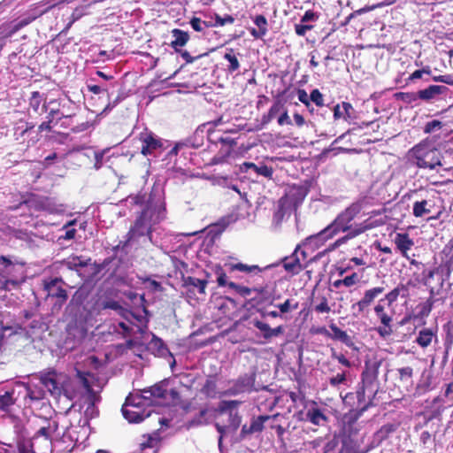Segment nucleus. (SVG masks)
Wrapping results in <instances>:
<instances>
[{
    "label": "nucleus",
    "mask_w": 453,
    "mask_h": 453,
    "mask_svg": "<svg viewBox=\"0 0 453 453\" xmlns=\"http://www.w3.org/2000/svg\"><path fill=\"white\" fill-rule=\"evenodd\" d=\"M441 126L442 125H441V121L434 119V120L429 121L426 124V126L424 127V131L426 134H430L436 130L441 129Z\"/></svg>",
    "instance_id": "680f3d73"
},
{
    "label": "nucleus",
    "mask_w": 453,
    "mask_h": 453,
    "mask_svg": "<svg viewBox=\"0 0 453 453\" xmlns=\"http://www.w3.org/2000/svg\"><path fill=\"white\" fill-rule=\"evenodd\" d=\"M150 348L152 349H156L158 355H164L165 352L167 350V348L165 347L163 341L160 338L157 337L155 334H152V339L150 342Z\"/></svg>",
    "instance_id": "8fccbe9b"
},
{
    "label": "nucleus",
    "mask_w": 453,
    "mask_h": 453,
    "mask_svg": "<svg viewBox=\"0 0 453 453\" xmlns=\"http://www.w3.org/2000/svg\"><path fill=\"white\" fill-rule=\"evenodd\" d=\"M396 100L411 104L419 99L418 92H398L395 95Z\"/></svg>",
    "instance_id": "09e8293b"
},
{
    "label": "nucleus",
    "mask_w": 453,
    "mask_h": 453,
    "mask_svg": "<svg viewBox=\"0 0 453 453\" xmlns=\"http://www.w3.org/2000/svg\"><path fill=\"white\" fill-rule=\"evenodd\" d=\"M318 19H319V15L317 13H315L311 10H308L304 12L303 17L301 18V22L307 23L310 21H316Z\"/></svg>",
    "instance_id": "774afa93"
},
{
    "label": "nucleus",
    "mask_w": 453,
    "mask_h": 453,
    "mask_svg": "<svg viewBox=\"0 0 453 453\" xmlns=\"http://www.w3.org/2000/svg\"><path fill=\"white\" fill-rule=\"evenodd\" d=\"M29 207L35 211H46L51 214L63 213L65 209L62 204H58L53 198L32 196L27 201Z\"/></svg>",
    "instance_id": "2eb2a0df"
},
{
    "label": "nucleus",
    "mask_w": 453,
    "mask_h": 453,
    "mask_svg": "<svg viewBox=\"0 0 453 453\" xmlns=\"http://www.w3.org/2000/svg\"><path fill=\"white\" fill-rule=\"evenodd\" d=\"M308 194L307 188L303 186H293L289 188L286 195V203L288 204L297 207L303 203Z\"/></svg>",
    "instance_id": "c85d7f7f"
},
{
    "label": "nucleus",
    "mask_w": 453,
    "mask_h": 453,
    "mask_svg": "<svg viewBox=\"0 0 453 453\" xmlns=\"http://www.w3.org/2000/svg\"><path fill=\"white\" fill-rule=\"evenodd\" d=\"M60 419H42L36 433L27 442H19V453H51L52 448L58 444H66L60 450L71 452L78 437L73 434V423L71 426H61Z\"/></svg>",
    "instance_id": "f03ea898"
},
{
    "label": "nucleus",
    "mask_w": 453,
    "mask_h": 453,
    "mask_svg": "<svg viewBox=\"0 0 453 453\" xmlns=\"http://www.w3.org/2000/svg\"><path fill=\"white\" fill-rule=\"evenodd\" d=\"M435 336L434 333L430 328H424L418 332V335L416 339V342L422 348L428 347L434 337Z\"/></svg>",
    "instance_id": "37998d69"
},
{
    "label": "nucleus",
    "mask_w": 453,
    "mask_h": 453,
    "mask_svg": "<svg viewBox=\"0 0 453 453\" xmlns=\"http://www.w3.org/2000/svg\"><path fill=\"white\" fill-rule=\"evenodd\" d=\"M381 360L377 358L369 359L365 363V370L362 372V381L364 385L374 386V382L378 378L379 369Z\"/></svg>",
    "instance_id": "5701e85b"
},
{
    "label": "nucleus",
    "mask_w": 453,
    "mask_h": 453,
    "mask_svg": "<svg viewBox=\"0 0 453 453\" xmlns=\"http://www.w3.org/2000/svg\"><path fill=\"white\" fill-rule=\"evenodd\" d=\"M453 265L450 263L441 265L426 274L424 272V284L429 288L432 295H439L448 282Z\"/></svg>",
    "instance_id": "1a4fd4ad"
},
{
    "label": "nucleus",
    "mask_w": 453,
    "mask_h": 453,
    "mask_svg": "<svg viewBox=\"0 0 453 453\" xmlns=\"http://www.w3.org/2000/svg\"><path fill=\"white\" fill-rule=\"evenodd\" d=\"M448 88L441 85H430L425 89L418 91L419 99L423 101H430L435 99L438 96L445 94Z\"/></svg>",
    "instance_id": "7c9ffc66"
},
{
    "label": "nucleus",
    "mask_w": 453,
    "mask_h": 453,
    "mask_svg": "<svg viewBox=\"0 0 453 453\" xmlns=\"http://www.w3.org/2000/svg\"><path fill=\"white\" fill-rule=\"evenodd\" d=\"M254 384V379L251 375L244 374L240 376L237 380L232 382L225 392L224 395L234 396L251 390Z\"/></svg>",
    "instance_id": "6ab92c4d"
},
{
    "label": "nucleus",
    "mask_w": 453,
    "mask_h": 453,
    "mask_svg": "<svg viewBox=\"0 0 453 453\" xmlns=\"http://www.w3.org/2000/svg\"><path fill=\"white\" fill-rule=\"evenodd\" d=\"M211 180H212V183L215 185L227 187V188H230L233 190L236 191L237 193H240L236 185L229 184V179L227 176H214V177H212Z\"/></svg>",
    "instance_id": "5fc2aeb1"
},
{
    "label": "nucleus",
    "mask_w": 453,
    "mask_h": 453,
    "mask_svg": "<svg viewBox=\"0 0 453 453\" xmlns=\"http://www.w3.org/2000/svg\"><path fill=\"white\" fill-rule=\"evenodd\" d=\"M41 101V94L38 91H34L30 98L29 105L35 111H37L40 107Z\"/></svg>",
    "instance_id": "052dcab7"
},
{
    "label": "nucleus",
    "mask_w": 453,
    "mask_h": 453,
    "mask_svg": "<svg viewBox=\"0 0 453 453\" xmlns=\"http://www.w3.org/2000/svg\"><path fill=\"white\" fill-rule=\"evenodd\" d=\"M148 406L139 394L129 395L122 407V414L129 423H139L150 417L151 410L143 408Z\"/></svg>",
    "instance_id": "6e6552de"
},
{
    "label": "nucleus",
    "mask_w": 453,
    "mask_h": 453,
    "mask_svg": "<svg viewBox=\"0 0 453 453\" xmlns=\"http://www.w3.org/2000/svg\"><path fill=\"white\" fill-rule=\"evenodd\" d=\"M208 285L207 279H198L193 276L183 278V288L188 297L192 298L196 294L205 295V288Z\"/></svg>",
    "instance_id": "aec40b11"
},
{
    "label": "nucleus",
    "mask_w": 453,
    "mask_h": 453,
    "mask_svg": "<svg viewBox=\"0 0 453 453\" xmlns=\"http://www.w3.org/2000/svg\"><path fill=\"white\" fill-rule=\"evenodd\" d=\"M380 300L375 306H374V312L377 316V318L380 319L381 326L377 327L376 331L380 334V336L385 338L392 334L393 329H392V321L393 318L391 315H388L386 311L384 305L381 303Z\"/></svg>",
    "instance_id": "dca6fc26"
},
{
    "label": "nucleus",
    "mask_w": 453,
    "mask_h": 453,
    "mask_svg": "<svg viewBox=\"0 0 453 453\" xmlns=\"http://www.w3.org/2000/svg\"><path fill=\"white\" fill-rule=\"evenodd\" d=\"M126 202L128 204L144 205V207L127 232V240L120 242L118 247L120 244L123 248L132 246L142 236H147L152 244L158 246L153 237L152 228L166 217L163 190L158 187L153 188L148 197L146 194L138 193L127 196Z\"/></svg>",
    "instance_id": "f257e3e1"
},
{
    "label": "nucleus",
    "mask_w": 453,
    "mask_h": 453,
    "mask_svg": "<svg viewBox=\"0 0 453 453\" xmlns=\"http://www.w3.org/2000/svg\"><path fill=\"white\" fill-rule=\"evenodd\" d=\"M167 384V380H162L149 388L143 389L139 396L142 397L148 406L161 404L162 401L169 398Z\"/></svg>",
    "instance_id": "f8f14e48"
},
{
    "label": "nucleus",
    "mask_w": 453,
    "mask_h": 453,
    "mask_svg": "<svg viewBox=\"0 0 453 453\" xmlns=\"http://www.w3.org/2000/svg\"><path fill=\"white\" fill-rule=\"evenodd\" d=\"M372 225L368 223L367 220H365L362 223L356 224L354 228H351V231L348 232V234L339 239H337L334 243L331 244L329 250H335L341 245L346 243L349 240L355 238L356 236L365 233L366 230L371 229Z\"/></svg>",
    "instance_id": "393cba45"
},
{
    "label": "nucleus",
    "mask_w": 453,
    "mask_h": 453,
    "mask_svg": "<svg viewBox=\"0 0 453 453\" xmlns=\"http://www.w3.org/2000/svg\"><path fill=\"white\" fill-rule=\"evenodd\" d=\"M192 28L196 32H202L205 27H208L205 21L201 20L199 18L193 17L190 20Z\"/></svg>",
    "instance_id": "bf43d9fd"
},
{
    "label": "nucleus",
    "mask_w": 453,
    "mask_h": 453,
    "mask_svg": "<svg viewBox=\"0 0 453 453\" xmlns=\"http://www.w3.org/2000/svg\"><path fill=\"white\" fill-rule=\"evenodd\" d=\"M253 325L256 328H257L263 334V337L265 340L271 339L272 327L267 323L263 322L258 319H255V320H253Z\"/></svg>",
    "instance_id": "3c124183"
},
{
    "label": "nucleus",
    "mask_w": 453,
    "mask_h": 453,
    "mask_svg": "<svg viewBox=\"0 0 453 453\" xmlns=\"http://www.w3.org/2000/svg\"><path fill=\"white\" fill-rule=\"evenodd\" d=\"M334 236H335V234L331 230V228L327 226L326 227L322 229L318 234H312V235L307 237L303 241L302 245L313 250L319 249L325 242H326L330 239H333Z\"/></svg>",
    "instance_id": "4be33fe9"
},
{
    "label": "nucleus",
    "mask_w": 453,
    "mask_h": 453,
    "mask_svg": "<svg viewBox=\"0 0 453 453\" xmlns=\"http://www.w3.org/2000/svg\"><path fill=\"white\" fill-rule=\"evenodd\" d=\"M17 386L16 395H19L22 407L34 409L41 403L44 404L46 392L39 382L17 381Z\"/></svg>",
    "instance_id": "423d86ee"
},
{
    "label": "nucleus",
    "mask_w": 453,
    "mask_h": 453,
    "mask_svg": "<svg viewBox=\"0 0 453 453\" xmlns=\"http://www.w3.org/2000/svg\"><path fill=\"white\" fill-rule=\"evenodd\" d=\"M284 110V104L280 100L275 101L273 105L270 107L268 112L264 114L261 119V127L263 128L266 125H268L277 115L280 114Z\"/></svg>",
    "instance_id": "c9c22d12"
},
{
    "label": "nucleus",
    "mask_w": 453,
    "mask_h": 453,
    "mask_svg": "<svg viewBox=\"0 0 453 453\" xmlns=\"http://www.w3.org/2000/svg\"><path fill=\"white\" fill-rule=\"evenodd\" d=\"M253 21L258 29L261 30V34H267V19L264 15H257Z\"/></svg>",
    "instance_id": "4d7b16f0"
},
{
    "label": "nucleus",
    "mask_w": 453,
    "mask_h": 453,
    "mask_svg": "<svg viewBox=\"0 0 453 453\" xmlns=\"http://www.w3.org/2000/svg\"><path fill=\"white\" fill-rule=\"evenodd\" d=\"M33 21L31 19L27 16V14L25 12L24 15L18 20H14L10 23L9 25V35H12L15 33H17L19 30L22 29L23 27H27Z\"/></svg>",
    "instance_id": "a18cd8bd"
},
{
    "label": "nucleus",
    "mask_w": 453,
    "mask_h": 453,
    "mask_svg": "<svg viewBox=\"0 0 453 453\" xmlns=\"http://www.w3.org/2000/svg\"><path fill=\"white\" fill-rule=\"evenodd\" d=\"M362 204L360 203H353L344 211H342L334 221L328 225L335 235L341 232H349L354 228L356 224H351L352 220L360 213Z\"/></svg>",
    "instance_id": "9d476101"
},
{
    "label": "nucleus",
    "mask_w": 453,
    "mask_h": 453,
    "mask_svg": "<svg viewBox=\"0 0 453 453\" xmlns=\"http://www.w3.org/2000/svg\"><path fill=\"white\" fill-rule=\"evenodd\" d=\"M278 264H271L267 265L264 267H260L257 265H246L243 263H236V264H230L229 265V270L230 271H239L242 273H246L247 274H250V276H259L262 273L265 272L266 270H269L271 268H273Z\"/></svg>",
    "instance_id": "bb28decb"
},
{
    "label": "nucleus",
    "mask_w": 453,
    "mask_h": 453,
    "mask_svg": "<svg viewBox=\"0 0 453 453\" xmlns=\"http://www.w3.org/2000/svg\"><path fill=\"white\" fill-rule=\"evenodd\" d=\"M90 263L89 258H84L79 256H70L62 261V265L67 269L76 271L77 273Z\"/></svg>",
    "instance_id": "2f4dec72"
},
{
    "label": "nucleus",
    "mask_w": 453,
    "mask_h": 453,
    "mask_svg": "<svg viewBox=\"0 0 453 453\" xmlns=\"http://www.w3.org/2000/svg\"><path fill=\"white\" fill-rule=\"evenodd\" d=\"M408 295V288L405 285L400 284L385 296L388 305L395 303L399 296L405 297Z\"/></svg>",
    "instance_id": "79ce46f5"
},
{
    "label": "nucleus",
    "mask_w": 453,
    "mask_h": 453,
    "mask_svg": "<svg viewBox=\"0 0 453 453\" xmlns=\"http://www.w3.org/2000/svg\"><path fill=\"white\" fill-rule=\"evenodd\" d=\"M93 375L89 372H83L77 370V380L80 388L77 389L78 396L83 402L81 408L85 407L84 414L81 413L80 410H76V403H73L65 415L60 418L61 426H71V422L73 423V434L78 437V441H84L89 434V420L98 415V410L96 407V402L98 396L91 388L90 381L93 380Z\"/></svg>",
    "instance_id": "7ed1b4c3"
},
{
    "label": "nucleus",
    "mask_w": 453,
    "mask_h": 453,
    "mask_svg": "<svg viewBox=\"0 0 453 453\" xmlns=\"http://www.w3.org/2000/svg\"><path fill=\"white\" fill-rule=\"evenodd\" d=\"M229 289L234 290L236 294L241 296L243 298H248L255 294L256 296L265 297L267 294V290L265 287L259 288H249L246 286H242L237 284L235 282L229 283Z\"/></svg>",
    "instance_id": "cd10ccee"
},
{
    "label": "nucleus",
    "mask_w": 453,
    "mask_h": 453,
    "mask_svg": "<svg viewBox=\"0 0 453 453\" xmlns=\"http://www.w3.org/2000/svg\"><path fill=\"white\" fill-rule=\"evenodd\" d=\"M252 169L257 175L271 178L273 175V168L266 165H257L254 163L245 162L241 165L242 171Z\"/></svg>",
    "instance_id": "58836bf2"
},
{
    "label": "nucleus",
    "mask_w": 453,
    "mask_h": 453,
    "mask_svg": "<svg viewBox=\"0 0 453 453\" xmlns=\"http://www.w3.org/2000/svg\"><path fill=\"white\" fill-rule=\"evenodd\" d=\"M141 153L144 156H157L163 149V141L153 132L144 129L138 135Z\"/></svg>",
    "instance_id": "9b49d317"
},
{
    "label": "nucleus",
    "mask_w": 453,
    "mask_h": 453,
    "mask_svg": "<svg viewBox=\"0 0 453 453\" xmlns=\"http://www.w3.org/2000/svg\"><path fill=\"white\" fill-rule=\"evenodd\" d=\"M18 388L15 382L10 388L0 390V411L8 412L13 405L22 407L19 395H16Z\"/></svg>",
    "instance_id": "f3484780"
},
{
    "label": "nucleus",
    "mask_w": 453,
    "mask_h": 453,
    "mask_svg": "<svg viewBox=\"0 0 453 453\" xmlns=\"http://www.w3.org/2000/svg\"><path fill=\"white\" fill-rule=\"evenodd\" d=\"M330 329L332 331V334H328L330 338L340 341L348 347H354L353 338L350 335H349L345 331L342 330L334 324L330 325Z\"/></svg>",
    "instance_id": "72a5a7b5"
},
{
    "label": "nucleus",
    "mask_w": 453,
    "mask_h": 453,
    "mask_svg": "<svg viewBox=\"0 0 453 453\" xmlns=\"http://www.w3.org/2000/svg\"><path fill=\"white\" fill-rule=\"evenodd\" d=\"M75 223L76 219H73L69 221L63 226V229L65 230V235L63 236L65 240H73L75 237L76 229L72 227Z\"/></svg>",
    "instance_id": "6e6d98bb"
},
{
    "label": "nucleus",
    "mask_w": 453,
    "mask_h": 453,
    "mask_svg": "<svg viewBox=\"0 0 453 453\" xmlns=\"http://www.w3.org/2000/svg\"><path fill=\"white\" fill-rule=\"evenodd\" d=\"M431 73V69L429 66H426L422 69H419V70H416L415 72H413L410 77H409V81H414V80H418V79H420L422 78L423 74H430Z\"/></svg>",
    "instance_id": "0e129e2a"
},
{
    "label": "nucleus",
    "mask_w": 453,
    "mask_h": 453,
    "mask_svg": "<svg viewBox=\"0 0 453 453\" xmlns=\"http://www.w3.org/2000/svg\"><path fill=\"white\" fill-rule=\"evenodd\" d=\"M219 140L222 142V143H227L229 144V147L227 148V150L224 152H220L217 155H215L212 158H211V165H218V164H223L225 162H226V159L227 157H229L230 153H231V147L235 144V142H234V140H231L229 138H223V137H220L219 138Z\"/></svg>",
    "instance_id": "ea45409f"
},
{
    "label": "nucleus",
    "mask_w": 453,
    "mask_h": 453,
    "mask_svg": "<svg viewBox=\"0 0 453 453\" xmlns=\"http://www.w3.org/2000/svg\"><path fill=\"white\" fill-rule=\"evenodd\" d=\"M372 225L368 223L367 220H365L362 223L356 224L354 228H351V231L348 232V234L339 239H337L334 243L331 244L329 250H335L341 245L346 243L349 240L355 238L356 236L365 233L366 230L371 229Z\"/></svg>",
    "instance_id": "a878e982"
},
{
    "label": "nucleus",
    "mask_w": 453,
    "mask_h": 453,
    "mask_svg": "<svg viewBox=\"0 0 453 453\" xmlns=\"http://www.w3.org/2000/svg\"><path fill=\"white\" fill-rule=\"evenodd\" d=\"M384 287H375L366 289L364 292L362 298L351 305L353 315L357 317L363 315L369 311L370 306L373 303L375 299L384 292Z\"/></svg>",
    "instance_id": "4468645a"
},
{
    "label": "nucleus",
    "mask_w": 453,
    "mask_h": 453,
    "mask_svg": "<svg viewBox=\"0 0 453 453\" xmlns=\"http://www.w3.org/2000/svg\"><path fill=\"white\" fill-rule=\"evenodd\" d=\"M279 416H280V414L277 413V414H274L272 416L260 415L257 418H253L250 421V426L243 425L242 426L241 433H240V438L242 440V439H245L248 435H250L255 433L262 432L265 427L264 424L265 421H267L271 418L275 419Z\"/></svg>",
    "instance_id": "412c9836"
},
{
    "label": "nucleus",
    "mask_w": 453,
    "mask_h": 453,
    "mask_svg": "<svg viewBox=\"0 0 453 453\" xmlns=\"http://www.w3.org/2000/svg\"><path fill=\"white\" fill-rule=\"evenodd\" d=\"M277 122L280 126L292 124V121L288 116V111L285 107H284V110L281 112H280Z\"/></svg>",
    "instance_id": "69168bd1"
},
{
    "label": "nucleus",
    "mask_w": 453,
    "mask_h": 453,
    "mask_svg": "<svg viewBox=\"0 0 453 453\" xmlns=\"http://www.w3.org/2000/svg\"><path fill=\"white\" fill-rule=\"evenodd\" d=\"M201 392L209 398H215L218 394L216 379L212 376L208 377Z\"/></svg>",
    "instance_id": "c03bdc74"
},
{
    "label": "nucleus",
    "mask_w": 453,
    "mask_h": 453,
    "mask_svg": "<svg viewBox=\"0 0 453 453\" xmlns=\"http://www.w3.org/2000/svg\"><path fill=\"white\" fill-rule=\"evenodd\" d=\"M63 283L60 278L44 280V289L47 292V296L56 298L54 309H61L68 298L67 291L63 288Z\"/></svg>",
    "instance_id": "ddd939ff"
},
{
    "label": "nucleus",
    "mask_w": 453,
    "mask_h": 453,
    "mask_svg": "<svg viewBox=\"0 0 453 453\" xmlns=\"http://www.w3.org/2000/svg\"><path fill=\"white\" fill-rule=\"evenodd\" d=\"M224 58L229 63V65L227 66V71L229 73H234L239 69L240 64L233 49L226 50Z\"/></svg>",
    "instance_id": "49530a36"
},
{
    "label": "nucleus",
    "mask_w": 453,
    "mask_h": 453,
    "mask_svg": "<svg viewBox=\"0 0 453 453\" xmlns=\"http://www.w3.org/2000/svg\"><path fill=\"white\" fill-rule=\"evenodd\" d=\"M432 205L427 200L416 201L413 203L412 214L416 218H421L431 212Z\"/></svg>",
    "instance_id": "a19ab883"
},
{
    "label": "nucleus",
    "mask_w": 453,
    "mask_h": 453,
    "mask_svg": "<svg viewBox=\"0 0 453 453\" xmlns=\"http://www.w3.org/2000/svg\"><path fill=\"white\" fill-rule=\"evenodd\" d=\"M300 248L301 245L298 244L290 256L285 257L281 259L285 271L291 275H296L303 269L299 257Z\"/></svg>",
    "instance_id": "b1692460"
},
{
    "label": "nucleus",
    "mask_w": 453,
    "mask_h": 453,
    "mask_svg": "<svg viewBox=\"0 0 453 453\" xmlns=\"http://www.w3.org/2000/svg\"><path fill=\"white\" fill-rule=\"evenodd\" d=\"M215 274L217 275V282L219 287H227L229 288V283L227 276L220 265L215 266Z\"/></svg>",
    "instance_id": "864d4df0"
},
{
    "label": "nucleus",
    "mask_w": 453,
    "mask_h": 453,
    "mask_svg": "<svg viewBox=\"0 0 453 453\" xmlns=\"http://www.w3.org/2000/svg\"><path fill=\"white\" fill-rule=\"evenodd\" d=\"M275 306L280 310L281 314H285L297 310L299 303L294 299H287L284 303H278Z\"/></svg>",
    "instance_id": "de8ad7c7"
},
{
    "label": "nucleus",
    "mask_w": 453,
    "mask_h": 453,
    "mask_svg": "<svg viewBox=\"0 0 453 453\" xmlns=\"http://www.w3.org/2000/svg\"><path fill=\"white\" fill-rule=\"evenodd\" d=\"M394 242L402 256L409 259L408 251L414 245V242L410 238L409 234L407 233H396Z\"/></svg>",
    "instance_id": "c756f323"
},
{
    "label": "nucleus",
    "mask_w": 453,
    "mask_h": 453,
    "mask_svg": "<svg viewBox=\"0 0 453 453\" xmlns=\"http://www.w3.org/2000/svg\"><path fill=\"white\" fill-rule=\"evenodd\" d=\"M310 100L312 101L317 106H323L324 105V98L323 95L319 89H313L311 92L310 95Z\"/></svg>",
    "instance_id": "13d9d810"
},
{
    "label": "nucleus",
    "mask_w": 453,
    "mask_h": 453,
    "mask_svg": "<svg viewBox=\"0 0 453 453\" xmlns=\"http://www.w3.org/2000/svg\"><path fill=\"white\" fill-rule=\"evenodd\" d=\"M234 19L231 15H225L224 17H220L219 15H216L215 22L217 26H225L226 24L234 23Z\"/></svg>",
    "instance_id": "338daca9"
},
{
    "label": "nucleus",
    "mask_w": 453,
    "mask_h": 453,
    "mask_svg": "<svg viewBox=\"0 0 453 453\" xmlns=\"http://www.w3.org/2000/svg\"><path fill=\"white\" fill-rule=\"evenodd\" d=\"M48 4L47 1H41L34 5H32L26 13L31 19L32 21L35 20L37 18L41 17L44 13L48 12L50 9H52L55 4L49 5L45 8H42Z\"/></svg>",
    "instance_id": "4c0bfd02"
},
{
    "label": "nucleus",
    "mask_w": 453,
    "mask_h": 453,
    "mask_svg": "<svg viewBox=\"0 0 453 453\" xmlns=\"http://www.w3.org/2000/svg\"><path fill=\"white\" fill-rule=\"evenodd\" d=\"M241 403L242 402L238 400H223L218 405V414L226 417V419L222 423L217 422L215 424L216 430L219 434V449L222 445L223 437L229 434H234L241 426L242 417L238 410Z\"/></svg>",
    "instance_id": "39448f33"
},
{
    "label": "nucleus",
    "mask_w": 453,
    "mask_h": 453,
    "mask_svg": "<svg viewBox=\"0 0 453 453\" xmlns=\"http://www.w3.org/2000/svg\"><path fill=\"white\" fill-rule=\"evenodd\" d=\"M38 378L39 383L47 388L52 396L64 395L68 400H73L78 397L76 391L80 385L77 380V375L73 380H70L65 373L50 369L41 372Z\"/></svg>",
    "instance_id": "20e7f679"
},
{
    "label": "nucleus",
    "mask_w": 453,
    "mask_h": 453,
    "mask_svg": "<svg viewBox=\"0 0 453 453\" xmlns=\"http://www.w3.org/2000/svg\"><path fill=\"white\" fill-rule=\"evenodd\" d=\"M366 391H369L370 394L372 395L375 394V390L373 387L364 385L363 382H361L358 385V388L354 394H349L346 398L348 399H354L356 398L357 401V409L358 410V415L360 416L364 411H365L370 405H372V399H369L368 402L365 400V393Z\"/></svg>",
    "instance_id": "a211bd4d"
},
{
    "label": "nucleus",
    "mask_w": 453,
    "mask_h": 453,
    "mask_svg": "<svg viewBox=\"0 0 453 453\" xmlns=\"http://www.w3.org/2000/svg\"><path fill=\"white\" fill-rule=\"evenodd\" d=\"M172 35L174 39L171 42V47L175 51H179L180 48L185 46L189 40L188 33L178 28L172 30Z\"/></svg>",
    "instance_id": "f704fd0d"
},
{
    "label": "nucleus",
    "mask_w": 453,
    "mask_h": 453,
    "mask_svg": "<svg viewBox=\"0 0 453 453\" xmlns=\"http://www.w3.org/2000/svg\"><path fill=\"white\" fill-rule=\"evenodd\" d=\"M359 281V276L357 273H353L352 274L346 276L342 279L343 286L345 287H352Z\"/></svg>",
    "instance_id": "e2e57ef3"
},
{
    "label": "nucleus",
    "mask_w": 453,
    "mask_h": 453,
    "mask_svg": "<svg viewBox=\"0 0 453 453\" xmlns=\"http://www.w3.org/2000/svg\"><path fill=\"white\" fill-rule=\"evenodd\" d=\"M306 419L313 425L323 426L327 421L325 412L315 404L308 409Z\"/></svg>",
    "instance_id": "473e14b6"
},
{
    "label": "nucleus",
    "mask_w": 453,
    "mask_h": 453,
    "mask_svg": "<svg viewBox=\"0 0 453 453\" xmlns=\"http://www.w3.org/2000/svg\"><path fill=\"white\" fill-rule=\"evenodd\" d=\"M399 380L402 382L411 383L413 376V369L411 366L401 367L397 369Z\"/></svg>",
    "instance_id": "603ef678"
},
{
    "label": "nucleus",
    "mask_w": 453,
    "mask_h": 453,
    "mask_svg": "<svg viewBox=\"0 0 453 453\" xmlns=\"http://www.w3.org/2000/svg\"><path fill=\"white\" fill-rule=\"evenodd\" d=\"M354 109L349 103L342 102V104H336L334 107V119H344L348 120L351 119L353 116Z\"/></svg>",
    "instance_id": "e433bc0d"
},
{
    "label": "nucleus",
    "mask_w": 453,
    "mask_h": 453,
    "mask_svg": "<svg viewBox=\"0 0 453 453\" xmlns=\"http://www.w3.org/2000/svg\"><path fill=\"white\" fill-rule=\"evenodd\" d=\"M409 157L419 168L434 169L441 165L440 152L427 144L419 143L409 151Z\"/></svg>",
    "instance_id": "0eeeda50"
}]
</instances>
